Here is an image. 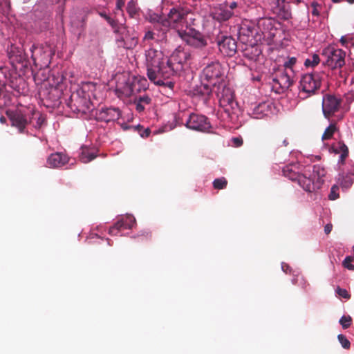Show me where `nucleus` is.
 I'll return each instance as SVG.
<instances>
[{
    "mask_svg": "<svg viewBox=\"0 0 354 354\" xmlns=\"http://www.w3.org/2000/svg\"><path fill=\"white\" fill-rule=\"evenodd\" d=\"M352 258L350 257H346L344 262L343 265L345 268H348L350 270H354V266L351 264Z\"/></svg>",
    "mask_w": 354,
    "mask_h": 354,
    "instance_id": "58836bf2",
    "label": "nucleus"
},
{
    "mask_svg": "<svg viewBox=\"0 0 354 354\" xmlns=\"http://www.w3.org/2000/svg\"><path fill=\"white\" fill-rule=\"evenodd\" d=\"M166 39V37H162V39Z\"/></svg>",
    "mask_w": 354,
    "mask_h": 354,
    "instance_id": "0e129e2a",
    "label": "nucleus"
},
{
    "mask_svg": "<svg viewBox=\"0 0 354 354\" xmlns=\"http://www.w3.org/2000/svg\"><path fill=\"white\" fill-rule=\"evenodd\" d=\"M334 3H338L340 1V0H332Z\"/></svg>",
    "mask_w": 354,
    "mask_h": 354,
    "instance_id": "13d9d810",
    "label": "nucleus"
},
{
    "mask_svg": "<svg viewBox=\"0 0 354 354\" xmlns=\"http://www.w3.org/2000/svg\"><path fill=\"white\" fill-rule=\"evenodd\" d=\"M332 230V225L331 224H327L324 227V232L326 234H329Z\"/></svg>",
    "mask_w": 354,
    "mask_h": 354,
    "instance_id": "09e8293b",
    "label": "nucleus"
},
{
    "mask_svg": "<svg viewBox=\"0 0 354 354\" xmlns=\"http://www.w3.org/2000/svg\"><path fill=\"white\" fill-rule=\"evenodd\" d=\"M155 39V33L152 31H147L143 38V41Z\"/></svg>",
    "mask_w": 354,
    "mask_h": 354,
    "instance_id": "ea45409f",
    "label": "nucleus"
},
{
    "mask_svg": "<svg viewBox=\"0 0 354 354\" xmlns=\"http://www.w3.org/2000/svg\"><path fill=\"white\" fill-rule=\"evenodd\" d=\"M336 130L337 128L335 125L330 124L324 132L322 135V140H324L331 138Z\"/></svg>",
    "mask_w": 354,
    "mask_h": 354,
    "instance_id": "c756f323",
    "label": "nucleus"
},
{
    "mask_svg": "<svg viewBox=\"0 0 354 354\" xmlns=\"http://www.w3.org/2000/svg\"><path fill=\"white\" fill-rule=\"evenodd\" d=\"M337 337L343 348H348L350 347V342L345 336L343 335H339Z\"/></svg>",
    "mask_w": 354,
    "mask_h": 354,
    "instance_id": "c9c22d12",
    "label": "nucleus"
},
{
    "mask_svg": "<svg viewBox=\"0 0 354 354\" xmlns=\"http://www.w3.org/2000/svg\"><path fill=\"white\" fill-rule=\"evenodd\" d=\"M11 57H15V61L18 63H27L28 62V55L25 53L24 49L16 46H13L10 51Z\"/></svg>",
    "mask_w": 354,
    "mask_h": 354,
    "instance_id": "412c9836",
    "label": "nucleus"
},
{
    "mask_svg": "<svg viewBox=\"0 0 354 354\" xmlns=\"http://www.w3.org/2000/svg\"><path fill=\"white\" fill-rule=\"evenodd\" d=\"M266 107L267 105L266 104H261L259 106H258L254 110L255 117L257 118H261V113H263V112L265 111Z\"/></svg>",
    "mask_w": 354,
    "mask_h": 354,
    "instance_id": "f704fd0d",
    "label": "nucleus"
},
{
    "mask_svg": "<svg viewBox=\"0 0 354 354\" xmlns=\"http://www.w3.org/2000/svg\"><path fill=\"white\" fill-rule=\"evenodd\" d=\"M186 15L183 10L174 8L170 10L167 18H160L156 26L162 30L163 34L169 28L176 30L178 34V30L187 26Z\"/></svg>",
    "mask_w": 354,
    "mask_h": 354,
    "instance_id": "39448f33",
    "label": "nucleus"
},
{
    "mask_svg": "<svg viewBox=\"0 0 354 354\" xmlns=\"http://www.w3.org/2000/svg\"><path fill=\"white\" fill-rule=\"evenodd\" d=\"M275 21L271 18L261 19L259 21L258 26L262 33L268 37H274L275 35L274 29Z\"/></svg>",
    "mask_w": 354,
    "mask_h": 354,
    "instance_id": "a211bd4d",
    "label": "nucleus"
},
{
    "mask_svg": "<svg viewBox=\"0 0 354 354\" xmlns=\"http://www.w3.org/2000/svg\"><path fill=\"white\" fill-rule=\"evenodd\" d=\"M186 127L190 129L205 131L210 127L207 118L203 115L192 113L187 114Z\"/></svg>",
    "mask_w": 354,
    "mask_h": 354,
    "instance_id": "9d476101",
    "label": "nucleus"
},
{
    "mask_svg": "<svg viewBox=\"0 0 354 354\" xmlns=\"http://www.w3.org/2000/svg\"><path fill=\"white\" fill-rule=\"evenodd\" d=\"M178 36L187 45L195 48H202L207 44L205 37L200 32L193 29H191L189 32L183 30H178Z\"/></svg>",
    "mask_w": 354,
    "mask_h": 354,
    "instance_id": "1a4fd4ad",
    "label": "nucleus"
},
{
    "mask_svg": "<svg viewBox=\"0 0 354 354\" xmlns=\"http://www.w3.org/2000/svg\"><path fill=\"white\" fill-rule=\"evenodd\" d=\"M169 86H173V85H174V84H173V83H172V82H169Z\"/></svg>",
    "mask_w": 354,
    "mask_h": 354,
    "instance_id": "052dcab7",
    "label": "nucleus"
},
{
    "mask_svg": "<svg viewBox=\"0 0 354 354\" xmlns=\"http://www.w3.org/2000/svg\"><path fill=\"white\" fill-rule=\"evenodd\" d=\"M338 187L337 186H333L331 188L330 194L329 195V198L331 200H335L339 197V194L337 192Z\"/></svg>",
    "mask_w": 354,
    "mask_h": 354,
    "instance_id": "4c0bfd02",
    "label": "nucleus"
},
{
    "mask_svg": "<svg viewBox=\"0 0 354 354\" xmlns=\"http://www.w3.org/2000/svg\"><path fill=\"white\" fill-rule=\"evenodd\" d=\"M293 71H285L279 77L273 78V82L279 84L282 89L289 88L292 84Z\"/></svg>",
    "mask_w": 354,
    "mask_h": 354,
    "instance_id": "aec40b11",
    "label": "nucleus"
},
{
    "mask_svg": "<svg viewBox=\"0 0 354 354\" xmlns=\"http://www.w3.org/2000/svg\"><path fill=\"white\" fill-rule=\"evenodd\" d=\"M106 21L109 24V25L113 28L115 32H124V25L122 23H119L118 20L113 19L111 18L109 16L106 18Z\"/></svg>",
    "mask_w": 354,
    "mask_h": 354,
    "instance_id": "a878e982",
    "label": "nucleus"
},
{
    "mask_svg": "<svg viewBox=\"0 0 354 354\" xmlns=\"http://www.w3.org/2000/svg\"><path fill=\"white\" fill-rule=\"evenodd\" d=\"M326 170L321 165L313 167L312 171L298 176L299 184L307 192H315L322 187L326 176Z\"/></svg>",
    "mask_w": 354,
    "mask_h": 354,
    "instance_id": "7ed1b4c3",
    "label": "nucleus"
},
{
    "mask_svg": "<svg viewBox=\"0 0 354 354\" xmlns=\"http://www.w3.org/2000/svg\"><path fill=\"white\" fill-rule=\"evenodd\" d=\"M120 116V110L115 107L102 108L96 113V119L105 122H114Z\"/></svg>",
    "mask_w": 354,
    "mask_h": 354,
    "instance_id": "f8f14e48",
    "label": "nucleus"
},
{
    "mask_svg": "<svg viewBox=\"0 0 354 354\" xmlns=\"http://www.w3.org/2000/svg\"><path fill=\"white\" fill-rule=\"evenodd\" d=\"M124 32H115V33L118 34L117 40L121 43V46L127 49H132L136 46L138 44V38L136 36H131L129 35V32L127 29V27L124 26Z\"/></svg>",
    "mask_w": 354,
    "mask_h": 354,
    "instance_id": "2eb2a0df",
    "label": "nucleus"
},
{
    "mask_svg": "<svg viewBox=\"0 0 354 354\" xmlns=\"http://www.w3.org/2000/svg\"><path fill=\"white\" fill-rule=\"evenodd\" d=\"M236 8V3L232 2L230 5H226L225 10L223 11V20H227L233 15L232 10Z\"/></svg>",
    "mask_w": 354,
    "mask_h": 354,
    "instance_id": "cd10ccee",
    "label": "nucleus"
},
{
    "mask_svg": "<svg viewBox=\"0 0 354 354\" xmlns=\"http://www.w3.org/2000/svg\"><path fill=\"white\" fill-rule=\"evenodd\" d=\"M213 186L215 189H221V178H216L213 182Z\"/></svg>",
    "mask_w": 354,
    "mask_h": 354,
    "instance_id": "c03bdc74",
    "label": "nucleus"
},
{
    "mask_svg": "<svg viewBox=\"0 0 354 354\" xmlns=\"http://www.w3.org/2000/svg\"><path fill=\"white\" fill-rule=\"evenodd\" d=\"M334 151L340 154V158L343 160L348 156V148L343 143H338L334 147Z\"/></svg>",
    "mask_w": 354,
    "mask_h": 354,
    "instance_id": "bb28decb",
    "label": "nucleus"
},
{
    "mask_svg": "<svg viewBox=\"0 0 354 354\" xmlns=\"http://www.w3.org/2000/svg\"><path fill=\"white\" fill-rule=\"evenodd\" d=\"M124 6V0H117L116 3V10L118 11H122V8Z\"/></svg>",
    "mask_w": 354,
    "mask_h": 354,
    "instance_id": "a18cd8bd",
    "label": "nucleus"
},
{
    "mask_svg": "<svg viewBox=\"0 0 354 354\" xmlns=\"http://www.w3.org/2000/svg\"><path fill=\"white\" fill-rule=\"evenodd\" d=\"M35 118L37 119L36 123L33 124L35 128H40L45 122V118L39 113H32V118L30 119L32 120Z\"/></svg>",
    "mask_w": 354,
    "mask_h": 354,
    "instance_id": "7c9ffc66",
    "label": "nucleus"
},
{
    "mask_svg": "<svg viewBox=\"0 0 354 354\" xmlns=\"http://www.w3.org/2000/svg\"><path fill=\"white\" fill-rule=\"evenodd\" d=\"M121 92L124 97H130L133 93V88L132 84L130 83H127L122 88Z\"/></svg>",
    "mask_w": 354,
    "mask_h": 354,
    "instance_id": "2f4dec72",
    "label": "nucleus"
},
{
    "mask_svg": "<svg viewBox=\"0 0 354 354\" xmlns=\"http://www.w3.org/2000/svg\"><path fill=\"white\" fill-rule=\"evenodd\" d=\"M0 120H1V121L2 122V121H3V120H5V118H4L3 117H2V118H1V119H0Z\"/></svg>",
    "mask_w": 354,
    "mask_h": 354,
    "instance_id": "680f3d73",
    "label": "nucleus"
},
{
    "mask_svg": "<svg viewBox=\"0 0 354 354\" xmlns=\"http://www.w3.org/2000/svg\"><path fill=\"white\" fill-rule=\"evenodd\" d=\"M216 20L218 21V22L220 24H221V21H220L219 17H216Z\"/></svg>",
    "mask_w": 354,
    "mask_h": 354,
    "instance_id": "6e6d98bb",
    "label": "nucleus"
},
{
    "mask_svg": "<svg viewBox=\"0 0 354 354\" xmlns=\"http://www.w3.org/2000/svg\"><path fill=\"white\" fill-rule=\"evenodd\" d=\"M31 59L34 65L39 68L49 66L51 59L55 55L54 47L48 43L44 44H32L30 48Z\"/></svg>",
    "mask_w": 354,
    "mask_h": 354,
    "instance_id": "20e7f679",
    "label": "nucleus"
},
{
    "mask_svg": "<svg viewBox=\"0 0 354 354\" xmlns=\"http://www.w3.org/2000/svg\"><path fill=\"white\" fill-rule=\"evenodd\" d=\"M151 101V99L147 95H144L136 98L135 100L136 110L139 112L143 111L145 109V106L149 104Z\"/></svg>",
    "mask_w": 354,
    "mask_h": 354,
    "instance_id": "b1692460",
    "label": "nucleus"
},
{
    "mask_svg": "<svg viewBox=\"0 0 354 354\" xmlns=\"http://www.w3.org/2000/svg\"><path fill=\"white\" fill-rule=\"evenodd\" d=\"M351 184H352V180H351V179H348V180L346 181V184H345V185H344V186L348 187V186H349V185H351Z\"/></svg>",
    "mask_w": 354,
    "mask_h": 354,
    "instance_id": "603ef678",
    "label": "nucleus"
},
{
    "mask_svg": "<svg viewBox=\"0 0 354 354\" xmlns=\"http://www.w3.org/2000/svg\"><path fill=\"white\" fill-rule=\"evenodd\" d=\"M59 83L56 86H51L49 89L41 88L39 91V95L46 97L50 102H57L62 95V90L59 88Z\"/></svg>",
    "mask_w": 354,
    "mask_h": 354,
    "instance_id": "f3484780",
    "label": "nucleus"
},
{
    "mask_svg": "<svg viewBox=\"0 0 354 354\" xmlns=\"http://www.w3.org/2000/svg\"><path fill=\"white\" fill-rule=\"evenodd\" d=\"M217 44H218V46H221V40H219V39H218V40L217 41Z\"/></svg>",
    "mask_w": 354,
    "mask_h": 354,
    "instance_id": "5fc2aeb1",
    "label": "nucleus"
},
{
    "mask_svg": "<svg viewBox=\"0 0 354 354\" xmlns=\"http://www.w3.org/2000/svg\"><path fill=\"white\" fill-rule=\"evenodd\" d=\"M233 145L235 147H239L243 144V140L241 138H234L232 139Z\"/></svg>",
    "mask_w": 354,
    "mask_h": 354,
    "instance_id": "37998d69",
    "label": "nucleus"
},
{
    "mask_svg": "<svg viewBox=\"0 0 354 354\" xmlns=\"http://www.w3.org/2000/svg\"><path fill=\"white\" fill-rule=\"evenodd\" d=\"M8 8H10V3H8Z\"/></svg>",
    "mask_w": 354,
    "mask_h": 354,
    "instance_id": "e2e57ef3",
    "label": "nucleus"
},
{
    "mask_svg": "<svg viewBox=\"0 0 354 354\" xmlns=\"http://www.w3.org/2000/svg\"><path fill=\"white\" fill-rule=\"evenodd\" d=\"M284 0H270V3L272 5L274 11L283 18L288 19L290 17V13L284 12Z\"/></svg>",
    "mask_w": 354,
    "mask_h": 354,
    "instance_id": "4be33fe9",
    "label": "nucleus"
},
{
    "mask_svg": "<svg viewBox=\"0 0 354 354\" xmlns=\"http://www.w3.org/2000/svg\"><path fill=\"white\" fill-rule=\"evenodd\" d=\"M204 75L208 83L203 84L199 87L198 93L202 95L215 94L217 97L218 105L221 106V97L220 96V85L221 83V64L216 62L208 65L204 69Z\"/></svg>",
    "mask_w": 354,
    "mask_h": 354,
    "instance_id": "f257e3e1",
    "label": "nucleus"
},
{
    "mask_svg": "<svg viewBox=\"0 0 354 354\" xmlns=\"http://www.w3.org/2000/svg\"><path fill=\"white\" fill-rule=\"evenodd\" d=\"M225 183H226V182L223 180V182H222L223 187H224V185H225Z\"/></svg>",
    "mask_w": 354,
    "mask_h": 354,
    "instance_id": "bf43d9fd",
    "label": "nucleus"
},
{
    "mask_svg": "<svg viewBox=\"0 0 354 354\" xmlns=\"http://www.w3.org/2000/svg\"><path fill=\"white\" fill-rule=\"evenodd\" d=\"M348 39L349 37L347 36H342L340 39V42L342 44V45H345L347 43Z\"/></svg>",
    "mask_w": 354,
    "mask_h": 354,
    "instance_id": "8fccbe9b",
    "label": "nucleus"
},
{
    "mask_svg": "<svg viewBox=\"0 0 354 354\" xmlns=\"http://www.w3.org/2000/svg\"><path fill=\"white\" fill-rule=\"evenodd\" d=\"M322 55L326 59L324 64L332 69L340 68L344 64L345 53L340 49L329 46L323 50Z\"/></svg>",
    "mask_w": 354,
    "mask_h": 354,
    "instance_id": "0eeeda50",
    "label": "nucleus"
},
{
    "mask_svg": "<svg viewBox=\"0 0 354 354\" xmlns=\"http://www.w3.org/2000/svg\"><path fill=\"white\" fill-rule=\"evenodd\" d=\"M100 16L102 17L105 20L107 17H109V15H107L105 12H100Z\"/></svg>",
    "mask_w": 354,
    "mask_h": 354,
    "instance_id": "3c124183",
    "label": "nucleus"
},
{
    "mask_svg": "<svg viewBox=\"0 0 354 354\" xmlns=\"http://www.w3.org/2000/svg\"><path fill=\"white\" fill-rule=\"evenodd\" d=\"M352 319L350 316H343L340 320L339 323L344 328H347L350 326Z\"/></svg>",
    "mask_w": 354,
    "mask_h": 354,
    "instance_id": "72a5a7b5",
    "label": "nucleus"
},
{
    "mask_svg": "<svg viewBox=\"0 0 354 354\" xmlns=\"http://www.w3.org/2000/svg\"><path fill=\"white\" fill-rule=\"evenodd\" d=\"M68 162L67 156L62 153H52L47 160V164L49 167L57 168L65 165Z\"/></svg>",
    "mask_w": 354,
    "mask_h": 354,
    "instance_id": "6ab92c4d",
    "label": "nucleus"
},
{
    "mask_svg": "<svg viewBox=\"0 0 354 354\" xmlns=\"http://www.w3.org/2000/svg\"><path fill=\"white\" fill-rule=\"evenodd\" d=\"M142 129V127L140 126V128L138 129H136V130L138 131L141 137L142 138H147L149 136L150 133H151V131L149 128H147L145 129V130H143L142 131H140V129Z\"/></svg>",
    "mask_w": 354,
    "mask_h": 354,
    "instance_id": "a19ab883",
    "label": "nucleus"
},
{
    "mask_svg": "<svg viewBox=\"0 0 354 354\" xmlns=\"http://www.w3.org/2000/svg\"><path fill=\"white\" fill-rule=\"evenodd\" d=\"M223 47L225 49V53L227 56H232L236 50L235 40L230 37L223 39Z\"/></svg>",
    "mask_w": 354,
    "mask_h": 354,
    "instance_id": "5701e85b",
    "label": "nucleus"
},
{
    "mask_svg": "<svg viewBox=\"0 0 354 354\" xmlns=\"http://www.w3.org/2000/svg\"><path fill=\"white\" fill-rule=\"evenodd\" d=\"M97 156L88 148H82V152L80 155V160L83 163H88L94 160Z\"/></svg>",
    "mask_w": 354,
    "mask_h": 354,
    "instance_id": "393cba45",
    "label": "nucleus"
},
{
    "mask_svg": "<svg viewBox=\"0 0 354 354\" xmlns=\"http://www.w3.org/2000/svg\"><path fill=\"white\" fill-rule=\"evenodd\" d=\"M135 224V218L132 216H127L125 219L118 221L114 225L111 227L109 233L111 236L118 235L123 230L131 229Z\"/></svg>",
    "mask_w": 354,
    "mask_h": 354,
    "instance_id": "4468645a",
    "label": "nucleus"
},
{
    "mask_svg": "<svg viewBox=\"0 0 354 354\" xmlns=\"http://www.w3.org/2000/svg\"><path fill=\"white\" fill-rule=\"evenodd\" d=\"M348 2H349L350 3H354V0H347Z\"/></svg>",
    "mask_w": 354,
    "mask_h": 354,
    "instance_id": "4d7b16f0",
    "label": "nucleus"
},
{
    "mask_svg": "<svg viewBox=\"0 0 354 354\" xmlns=\"http://www.w3.org/2000/svg\"><path fill=\"white\" fill-rule=\"evenodd\" d=\"M122 127L124 130H127V129H133L134 130H136V129H138L140 127V125H138V126H127V124H122Z\"/></svg>",
    "mask_w": 354,
    "mask_h": 354,
    "instance_id": "de8ad7c7",
    "label": "nucleus"
},
{
    "mask_svg": "<svg viewBox=\"0 0 354 354\" xmlns=\"http://www.w3.org/2000/svg\"><path fill=\"white\" fill-rule=\"evenodd\" d=\"M296 63V59L295 57L290 58L287 62H286L283 64L286 71H290L292 69V66Z\"/></svg>",
    "mask_w": 354,
    "mask_h": 354,
    "instance_id": "e433bc0d",
    "label": "nucleus"
},
{
    "mask_svg": "<svg viewBox=\"0 0 354 354\" xmlns=\"http://www.w3.org/2000/svg\"><path fill=\"white\" fill-rule=\"evenodd\" d=\"M162 59L163 54L160 50L149 48L146 52L147 66H158L160 64H165Z\"/></svg>",
    "mask_w": 354,
    "mask_h": 354,
    "instance_id": "dca6fc26",
    "label": "nucleus"
},
{
    "mask_svg": "<svg viewBox=\"0 0 354 354\" xmlns=\"http://www.w3.org/2000/svg\"><path fill=\"white\" fill-rule=\"evenodd\" d=\"M337 292L339 296H341L344 298L348 299L350 297V295H348V292L345 289L337 288Z\"/></svg>",
    "mask_w": 354,
    "mask_h": 354,
    "instance_id": "79ce46f5",
    "label": "nucleus"
},
{
    "mask_svg": "<svg viewBox=\"0 0 354 354\" xmlns=\"http://www.w3.org/2000/svg\"><path fill=\"white\" fill-rule=\"evenodd\" d=\"M138 236V237H139V236H144V237H145L147 239H151V232H149V231H143V232H141V234H139Z\"/></svg>",
    "mask_w": 354,
    "mask_h": 354,
    "instance_id": "49530a36",
    "label": "nucleus"
},
{
    "mask_svg": "<svg viewBox=\"0 0 354 354\" xmlns=\"http://www.w3.org/2000/svg\"><path fill=\"white\" fill-rule=\"evenodd\" d=\"M127 12L131 17H133L137 12L136 3L133 0L130 1L127 6Z\"/></svg>",
    "mask_w": 354,
    "mask_h": 354,
    "instance_id": "473e14b6",
    "label": "nucleus"
},
{
    "mask_svg": "<svg viewBox=\"0 0 354 354\" xmlns=\"http://www.w3.org/2000/svg\"><path fill=\"white\" fill-rule=\"evenodd\" d=\"M91 86H93L91 83H84L71 94L68 106L73 112L86 114L90 111L92 104L88 89Z\"/></svg>",
    "mask_w": 354,
    "mask_h": 354,
    "instance_id": "f03ea898",
    "label": "nucleus"
},
{
    "mask_svg": "<svg viewBox=\"0 0 354 354\" xmlns=\"http://www.w3.org/2000/svg\"><path fill=\"white\" fill-rule=\"evenodd\" d=\"M312 158H313V160H319L320 159V156H312Z\"/></svg>",
    "mask_w": 354,
    "mask_h": 354,
    "instance_id": "864d4df0",
    "label": "nucleus"
},
{
    "mask_svg": "<svg viewBox=\"0 0 354 354\" xmlns=\"http://www.w3.org/2000/svg\"><path fill=\"white\" fill-rule=\"evenodd\" d=\"M147 77L151 82L156 85L165 84L164 80L174 75V71L171 62L168 60L166 64H160L158 66H147Z\"/></svg>",
    "mask_w": 354,
    "mask_h": 354,
    "instance_id": "423d86ee",
    "label": "nucleus"
},
{
    "mask_svg": "<svg viewBox=\"0 0 354 354\" xmlns=\"http://www.w3.org/2000/svg\"><path fill=\"white\" fill-rule=\"evenodd\" d=\"M320 62V59L318 55L313 54L309 58L306 59L304 64L307 67H315Z\"/></svg>",
    "mask_w": 354,
    "mask_h": 354,
    "instance_id": "c85d7f7f",
    "label": "nucleus"
},
{
    "mask_svg": "<svg viewBox=\"0 0 354 354\" xmlns=\"http://www.w3.org/2000/svg\"><path fill=\"white\" fill-rule=\"evenodd\" d=\"M11 125L16 127L20 133H27L26 126L32 122L31 119L28 120L26 115L21 111H11L8 113Z\"/></svg>",
    "mask_w": 354,
    "mask_h": 354,
    "instance_id": "9b49d317",
    "label": "nucleus"
},
{
    "mask_svg": "<svg viewBox=\"0 0 354 354\" xmlns=\"http://www.w3.org/2000/svg\"><path fill=\"white\" fill-rule=\"evenodd\" d=\"M339 101L335 97L326 95L323 98L322 109L326 118L330 117L338 110Z\"/></svg>",
    "mask_w": 354,
    "mask_h": 354,
    "instance_id": "ddd939ff",
    "label": "nucleus"
},
{
    "mask_svg": "<svg viewBox=\"0 0 354 354\" xmlns=\"http://www.w3.org/2000/svg\"><path fill=\"white\" fill-rule=\"evenodd\" d=\"M321 79L318 74H306L300 82L301 90L299 95L302 98L307 97L309 95L314 93L319 87Z\"/></svg>",
    "mask_w": 354,
    "mask_h": 354,
    "instance_id": "6e6552de",
    "label": "nucleus"
}]
</instances>
